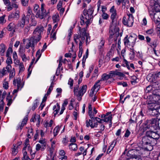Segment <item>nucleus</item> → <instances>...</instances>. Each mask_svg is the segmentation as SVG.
<instances>
[{
  "instance_id": "obj_1",
  "label": "nucleus",
  "mask_w": 160,
  "mask_h": 160,
  "mask_svg": "<svg viewBox=\"0 0 160 160\" xmlns=\"http://www.w3.org/2000/svg\"><path fill=\"white\" fill-rule=\"evenodd\" d=\"M146 103L149 114L152 116L157 115V108L160 105V90L154 91L152 94L148 96Z\"/></svg>"
},
{
  "instance_id": "obj_2",
  "label": "nucleus",
  "mask_w": 160,
  "mask_h": 160,
  "mask_svg": "<svg viewBox=\"0 0 160 160\" xmlns=\"http://www.w3.org/2000/svg\"><path fill=\"white\" fill-rule=\"evenodd\" d=\"M94 9L91 6L88 10L84 9L83 11V16L82 15L80 17V23L81 25H86L87 27L91 22L93 18Z\"/></svg>"
},
{
  "instance_id": "obj_3",
  "label": "nucleus",
  "mask_w": 160,
  "mask_h": 160,
  "mask_svg": "<svg viewBox=\"0 0 160 160\" xmlns=\"http://www.w3.org/2000/svg\"><path fill=\"white\" fill-rule=\"evenodd\" d=\"M137 38L136 35L132 34L129 37L127 35L123 40L125 46L129 48H133Z\"/></svg>"
},
{
  "instance_id": "obj_4",
  "label": "nucleus",
  "mask_w": 160,
  "mask_h": 160,
  "mask_svg": "<svg viewBox=\"0 0 160 160\" xmlns=\"http://www.w3.org/2000/svg\"><path fill=\"white\" fill-rule=\"evenodd\" d=\"M160 118H152L147 121L145 123V128L146 130L147 129L151 130H156L159 127V120Z\"/></svg>"
},
{
  "instance_id": "obj_5",
  "label": "nucleus",
  "mask_w": 160,
  "mask_h": 160,
  "mask_svg": "<svg viewBox=\"0 0 160 160\" xmlns=\"http://www.w3.org/2000/svg\"><path fill=\"white\" fill-rule=\"evenodd\" d=\"M109 33L110 35L109 39V44H111L112 41L114 40L115 43H116V42L118 41V44L119 45V43H120L121 37V36L119 34V32H115V30H113L112 28H110Z\"/></svg>"
},
{
  "instance_id": "obj_6",
  "label": "nucleus",
  "mask_w": 160,
  "mask_h": 160,
  "mask_svg": "<svg viewBox=\"0 0 160 160\" xmlns=\"http://www.w3.org/2000/svg\"><path fill=\"white\" fill-rule=\"evenodd\" d=\"M146 135L148 136L150 139H152L154 144H156L157 143V140L159 138L160 135L158 131H147Z\"/></svg>"
},
{
  "instance_id": "obj_7",
  "label": "nucleus",
  "mask_w": 160,
  "mask_h": 160,
  "mask_svg": "<svg viewBox=\"0 0 160 160\" xmlns=\"http://www.w3.org/2000/svg\"><path fill=\"white\" fill-rule=\"evenodd\" d=\"M122 22L125 26L131 27L133 23V17L132 14H127L122 19Z\"/></svg>"
},
{
  "instance_id": "obj_8",
  "label": "nucleus",
  "mask_w": 160,
  "mask_h": 160,
  "mask_svg": "<svg viewBox=\"0 0 160 160\" xmlns=\"http://www.w3.org/2000/svg\"><path fill=\"white\" fill-rule=\"evenodd\" d=\"M37 41L36 39L33 36L29 38L28 39V42L25 46V48L28 49L31 47L32 50L34 51V46L35 44L38 42Z\"/></svg>"
},
{
  "instance_id": "obj_9",
  "label": "nucleus",
  "mask_w": 160,
  "mask_h": 160,
  "mask_svg": "<svg viewBox=\"0 0 160 160\" xmlns=\"http://www.w3.org/2000/svg\"><path fill=\"white\" fill-rule=\"evenodd\" d=\"M42 27H37L34 30L32 36L35 38L38 41H39L41 38V35L44 31Z\"/></svg>"
},
{
  "instance_id": "obj_10",
  "label": "nucleus",
  "mask_w": 160,
  "mask_h": 160,
  "mask_svg": "<svg viewBox=\"0 0 160 160\" xmlns=\"http://www.w3.org/2000/svg\"><path fill=\"white\" fill-rule=\"evenodd\" d=\"M13 83L15 86H17V88L19 90H21L24 85V82H22L21 78H14Z\"/></svg>"
},
{
  "instance_id": "obj_11",
  "label": "nucleus",
  "mask_w": 160,
  "mask_h": 160,
  "mask_svg": "<svg viewBox=\"0 0 160 160\" xmlns=\"http://www.w3.org/2000/svg\"><path fill=\"white\" fill-rule=\"evenodd\" d=\"M142 141L143 145H146L153 146L155 145L153 143L152 139H150L147 135L142 138Z\"/></svg>"
},
{
  "instance_id": "obj_12",
  "label": "nucleus",
  "mask_w": 160,
  "mask_h": 160,
  "mask_svg": "<svg viewBox=\"0 0 160 160\" xmlns=\"http://www.w3.org/2000/svg\"><path fill=\"white\" fill-rule=\"evenodd\" d=\"M29 139H27L26 140L25 142L24 143V147L23 148V149L24 150H27L29 151L30 153L32 155V157H34L35 156V153H32V150L30 146V145L28 144Z\"/></svg>"
},
{
  "instance_id": "obj_13",
  "label": "nucleus",
  "mask_w": 160,
  "mask_h": 160,
  "mask_svg": "<svg viewBox=\"0 0 160 160\" xmlns=\"http://www.w3.org/2000/svg\"><path fill=\"white\" fill-rule=\"evenodd\" d=\"M109 11L111 14V18L112 20V22H113L115 21L117 15L116 10L114 6H112L110 9Z\"/></svg>"
},
{
  "instance_id": "obj_14",
  "label": "nucleus",
  "mask_w": 160,
  "mask_h": 160,
  "mask_svg": "<svg viewBox=\"0 0 160 160\" xmlns=\"http://www.w3.org/2000/svg\"><path fill=\"white\" fill-rule=\"evenodd\" d=\"M87 86L86 85H83L81 88L80 90L78 92V95H77V97L78 98V99L80 100L81 99V97L86 92Z\"/></svg>"
},
{
  "instance_id": "obj_15",
  "label": "nucleus",
  "mask_w": 160,
  "mask_h": 160,
  "mask_svg": "<svg viewBox=\"0 0 160 160\" xmlns=\"http://www.w3.org/2000/svg\"><path fill=\"white\" fill-rule=\"evenodd\" d=\"M102 81L101 80H98L95 83L93 87L91 89V91L92 92V94H93L94 92V90L96 89L97 92L100 89L101 86V83L100 82Z\"/></svg>"
},
{
  "instance_id": "obj_16",
  "label": "nucleus",
  "mask_w": 160,
  "mask_h": 160,
  "mask_svg": "<svg viewBox=\"0 0 160 160\" xmlns=\"http://www.w3.org/2000/svg\"><path fill=\"white\" fill-rule=\"evenodd\" d=\"M19 18V12L17 11L15 13H12L8 16V19L9 21H11L13 19H18Z\"/></svg>"
},
{
  "instance_id": "obj_17",
  "label": "nucleus",
  "mask_w": 160,
  "mask_h": 160,
  "mask_svg": "<svg viewBox=\"0 0 160 160\" xmlns=\"http://www.w3.org/2000/svg\"><path fill=\"white\" fill-rule=\"evenodd\" d=\"M26 22L28 23L29 22V19H26L25 15H23L22 17L21 20L18 23V25L21 27L23 28Z\"/></svg>"
},
{
  "instance_id": "obj_18",
  "label": "nucleus",
  "mask_w": 160,
  "mask_h": 160,
  "mask_svg": "<svg viewBox=\"0 0 160 160\" xmlns=\"http://www.w3.org/2000/svg\"><path fill=\"white\" fill-rule=\"evenodd\" d=\"M28 120V115H27L24 117L22 121L20 124H19L18 127L17 129L19 130L20 129L21 130L23 126L26 124L27 121Z\"/></svg>"
},
{
  "instance_id": "obj_19",
  "label": "nucleus",
  "mask_w": 160,
  "mask_h": 160,
  "mask_svg": "<svg viewBox=\"0 0 160 160\" xmlns=\"http://www.w3.org/2000/svg\"><path fill=\"white\" fill-rule=\"evenodd\" d=\"M77 40H78L79 41V48L80 50V51L82 49V43L84 42L81 41V40L79 39V35L78 34L74 35V40L76 43L77 44L78 42V41H77Z\"/></svg>"
},
{
  "instance_id": "obj_20",
  "label": "nucleus",
  "mask_w": 160,
  "mask_h": 160,
  "mask_svg": "<svg viewBox=\"0 0 160 160\" xmlns=\"http://www.w3.org/2000/svg\"><path fill=\"white\" fill-rule=\"evenodd\" d=\"M131 152V151H129L127 154V156L130 157L127 158V160H142L140 156H136L135 157H133V156H130V152Z\"/></svg>"
},
{
  "instance_id": "obj_21",
  "label": "nucleus",
  "mask_w": 160,
  "mask_h": 160,
  "mask_svg": "<svg viewBox=\"0 0 160 160\" xmlns=\"http://www.w3.org/2000/svg\"><path fill=\"white\" fill-rule=\"evenodd\" d=\"M39 142L42 144V151H43L45 148L47 144L45 139L42 138L40 139Z\"/></svg>"
},
{
  "instance_id": "obj_22",
  "label": "nucleus",
  "mask_w": 160,
  "mask_h": 160,
  "mask_svg": "<svg viewBox=\"0 0 160 160\" xmlns=\"http://www.w3.org/2000/svg\"><path fill=\"white\" fill-rule=\"evenodd\" d=\"M117 143L116 140H114L112 142L108 149L107 153H109L113 149Z\"/></svg>"
},
{
  "instance_id": "obj_23",
  "label": "nucleus",
  "mask_w": 160,
  "mask_h": 160,
  "mask_svg": "<svg viewBox=\"0 0 160 160\" xmlns=\"http://www.w3.org/2000/svg\"><path fill=\"white\" fill-rule=\"evenodd\" d=\"M55 79V76H53V78L52 79H51V80L52 81L51 83V85L50 86V87L49 88H48V92H47V95H49L50 94V93L51 92L52 90L53 89V82L54 81V80Z\"/></svg>"
},
{
  "instance_id": "obj_24",
  "label": "nucleus",
  "mask_w": 160,
  "mask_h": 160,
  "mask_svg": "<svg viewBox=\"0 0 160 160\" xmlns=\"http://www.w3.org/2000/svg\"><path fill=\"white\" fill-rule=\"evenodd\" d=\"M6 47L3 43H2L0 45V54L2 55H3L4 53L6 50Z\"/></svg>"
},
{
  "instance_id": "obj_25",
  "label": "nucleus",
  "mask_w": 160,
  "mask_h": 160,
  "mask_svg": "<svg viewBox=\"0 0 160 160\" xmlns=\"http://www.w3.org/2000/svg\"><path fill=\"white\" fill-rule=\"evenodd\" d=\"M105 41L102 39H101L100 42L99 43L98 48L99 50L102 51L104 47Z\"/></svg>"
},
{
  "instance_id": "obj_26",
  "label": "nucleus",
  "mask_w": 160,
  "mask_h": 160,
  "mask_svg": "<svg viewBox=\"0 0 160 160\" xmlns=\"http://www.w3.org/2000/svg\"><path fill=\"white\" fill-rule=\"evenodd\" d=\"M115 2L118 6L120 5L121 3L123 5L125 6L126 3L128 2V0H117Z\"/></svg>"
},
{
  "instance_id": "obj_27",
  "label": "nucleus",
  "mask_w": 160,
  "mask_h": 160,
  "mask_svg": "<svg viewBox=\"0 0 160 160\" xmlns=\"http://www.w3.org/2000/svg\"><path fill=\"white\" fill-rule=\"evenodd\" d=\"M69 149L71 151H76L77 150L78 147L76 144L71 143L69 145Z\"/></svg>"
},
{
  "instance_id": "obj_28",
  "label": "nucleus",
  "mask_w": 160,
  "mask_h": 160,
  "mask_svg": "<svg viewBox=\"0 0 160 160\" xmlns=\"http://www.w3.org/2000/svg\"><path fill=\"white\" fill-rule=\"evenodd\" d=\"M46 15V14L43 13L42 12L41 13L40 11H39L37 12L36 16L37 18H38L42 19L45 18Z\"/></svg>"
},
{
  "instance_id": "obj_29",
  "label": "nucleus",
  "mask_w": 160,
  "mask_h": 160,
  "mask_svg": "<svg viewBox=\"0 0 160 160\" xmlns=\"http://www.w3.org/2000/svg\"><path fill=\"white\" fill-rule=\"evenodd\" d=\"M6 99L7 102V105L8 106H10L12 102V97L10 95V93L7 97Z\"/></svg>"
},
{
  "instance_id": "obj_30",
  "label": "nucleus",
  "mask_w": 160,
  "mask_h": 160,
  "mask_svg": "<svg viewBox=\"0 0 160 160\" xmlns=\"http://www.w3.org/2000/svg\"><path fill=\"white\" fill-rule=\"evenodd\" d=\"M25 48L22 45H20L18 51L19 56L25 54Z\"/></svg>"
},
{
  "instance_id": "obj_31",
  "label": "nucleus",
  "mask_w": 160,
  "mask_h": 160,
  "mask_svg": "<svg viewBox=\"0 0 160 160\" xmlns=\"http://www.w3.org/2000/svg\"><path fill=\"white\" fill-rule=\"evenodd\" d=\"M53 21L54 23L57 22L59 20V16L58 13H56L52 17Z\"/></svg>"
},
{
  "instance_id": "obj_32",
  "label": "nucleus",
  "mask_w": 160,
  "mask_h": 160,
  "mask_svg": "<svg viewBox=\"0 0 160 160\" xmlns=\"http://www.w3.org/2000/svg\"><path fill=\"white\" fill-rule=\"evenodd\" d=\"M7 71L5 68H3L2 69L0 70V78L5 76L7 73Z\"/></svg>"
},
{
  "instance_id": "obj_33",
  "label": "nucleus",
  "mask_w": 160,
  "mask_h": 160,
  "mask_svg": "<svg viewBox=\"0 0 160 160\" xmlns=\"http://www.w3.org/2000/svg\"><path fill=\"white\" fill-rule=\"evenodd\" d=\"M111 78V76H110L109 73L108 74H104L102 76V78L100 79L101 81H105L107 80L109 78Z\"/></svg>"
},
{
  "instance_id": "obj_34",
  "label": "nucleus",
  "mask_w": 160,
  "mask_h": 160,
  "mask_svg": "<svg viewBox=\"0 0 160 160\" xmlns=\"http://www.w3.org/2000/svg\"><path fill=\"white\" fill-rule=\"evenodd\" d=\"M26 150H24L23 149V157L22 159V160H27L28 159H30L27 155V152Z\"/></svg>"
},
{
  "instance_id": "obj_35",
  "label": "nucleus",
  "mask_w": 160,
  "mask_h": 160,
  "mask_svg": "<svg viewBox=\"0 0 160 160\" xmlns=\"http://www.w3.org/2000/svg\"><path fill=\"white\" fill-rule=\"evenodd\" d=\"M39 116L38 115H35L33 117H32L30 119V121L32 122H34L36 121L39 122Z\"/></svg>"
},
{
  "instance_id": "obj_36",
  "label": "nucleus",
  "mask_w": 160,
  "mask_h": 160,
  "mask_svg": "<svg viewBox=\"0 0 160 160\" xmlns=\"http://www.w3.org/2000/svg\"><path fill=\"white\" fill-rule=\"evenodd\" d=\"M131 51L129 53V58L130 59L132 60L135 57V52L133 49V48H130Z\"/></svg>"
},
{
  "instance_id": "obj_37",
  "label": "nucleus",
  "mask_w": 160,
  "mask_h": 160,
  "mask_svg": "<svg viewBox=\"0 0 160 160\" xmlns=\"http://www.w3.org/2000/svg\"><path fill=\"white\" fill-rule=\"evenodd\" d=\"M98 125V122H95L94 124H90L89 122L87 121V127H90L92 128H93L95 127H97Z\"/></svg>"
},
{
  "instance_id": "obj_38",
  "label": "nucleus",
  "mask_w": 160,
  "mask_h": 160,
  "mask_svg": "<svg viewBox=\"0 0 160 160\" xmlns=\"http://www.w3.org/2000/svg\"><path fill=\"white\" fill-rule=\"evenodd\" d=\"M154 10L156 12L160 11V5L155 3L153 7Z\"/></svg>"
},
{
  "instance_id": "obj_39",
  "label": "nucleus",
  "mask_w": 160,
  "mask_h": 160,
  "mask_svg": "<svg viewBox=\"0 0 160 160\" xmlns=\"http://www.w3.org/2000/svg\"><path fill=\"white\" fill-rule=\"evenodd\" d=\"M20 56L21 58L22 61L24 62H26L29 59V57H27L25 54Z\"/></svg>"
},
{
  "instance_id": "obj_40",
  "label": "nucleus",
  "mask_w": 160,
  "mask_h": 160,
  "mask_svg": "<svg viewBox=\"0 0 160 160\" xmlns=\"http://www.w3.org/2000/svg\"><path fill=\"white\" fill-rule=\"evenodd\" d=\"M112 115H110L108 116H106L103 119V122H108L110 121V123H111V120L112 119Z\"/></svg>"
},
{
  "instance_id": "obj_41",
  "label": "nucleus",
  "mask_w": 160,
  "mask_h": 160,
  "mask_svg": "<svg viewBox=\"0 0 160 160\" xmlns=\"http://www.w3.org/2000/svg\"><path fill=\"white\" fill-rule=\"evenodd\" d=\"M60 128L59 126H56L53 130L54 136L55 137L57 136L59 132Z\"/></svg>"
},
{
  "instance_id": "obj_42",
  "label": "nucleus",
  "mask_w": 160,
  "mask_h": 160,
  "mask_svg": "<svg viewBox=\"0 0 160 160\" xmlns=\"http://www.w3.org/2000/svg\"><path fill=\"white\" fill-rule=\"evenodd\" d=\"M53 123V121L51 120L49 122H46L44 125V126L46 128H48V127H51Z\"/></svg>"
},
{
  "instance_id": "obj_43",
  "label": "nucleus",
  "mask_w": 160,
  "mask_h": 160,
  "mask_svg": "<svg viewBox=\"0 0 160 160\" xmlns=\"http://www.w3.org/2000/svg\"><path fill=\"white\" fill-rule=\"evenodd\" d=\"M35 60V58H34L32 59V62H31L30 64L28 69V78L29 76H30L31 73V70L29 71L30 69V68L31 67V66L33 64L34 62V61Z\"/></svg>"
},
{
  "instance_id": "obj_44",
  "label": "nucleus",
  "mask_w": 160,
  "mask_h": 160,
  "mask_svg": "<svg viewBox=\"0 0 160 160\" xmlns=\"http://www.w3.org/2000/svg\"><path fill=\"white\" fill-rule=\"evenodd\" d=\"M65 154V152L64 150H61L59 151V154L61 156H63L62 159V160L63 159H66L67 158V156H64Z\"/></svg>"
},
{
  "instance_id": "obj_45",
  "label": "nucleus",
  "mask_w": 160,
  "mask_h": 160,
  "mask_svg": "<svg viewBox=\"0 0 160 160\" xmlns=\"http://www.w3.org/2000/svg\"><path fill=\"white\" fill-rule=\"evenodd\" d=\"M14 147L12 148V154L13 156H15L16 155L18 152V150L17 148V147L15 146H14Z\"/></svg>"
},
{
  "instance_id": "obj_46",
  "label": "nucleus",
  "mask_w": 160,
  "mask_h": 160,
  "mask_svg": "<svg viewBox=\"0 0 160 160\" xmlns=\"http://www.w3.org/2000/svg\"><path fill=\"white\" fill-rule=\"evenodd\" d=\"M15 25L14 23H10L8 26L7 29L8 31L12 30L14 28Z\"/></svg>"
},
{
  "instance_id": "obj_47",
  "label": "nucleus",
  "mask_w": 160,
  "mask_h": 160,
  "mask_svg": "<svg viewBox=\"0 0 160 160\" xmlns=\"http://www.w3.org/2000/svg\"><path fill=\"white\" fill-rule=\"evenodd\" d=\"M116 72V76H118L120 77H123L124 76V74L119 71V70H115Z\"/></svg>"
},
{
  "instance_id": "obj_48",
  "label": "nucleus",
  "mask_w": 160,
  "mask_h": 160,
  "mask_svg": "<svg viewBox=\"0 0 160 160\" xmlns=\"http://www.w3.org/2000/svg\"><path fill=\"white\" fill-rule=\"evenodd\" d=\"M41 55L42 53L41 52L40 50L39 49L37 51V52H36V57H37V58L35 62H36L38 61L39 59L41 57Z\"/></svg>"
},
{
  "instance_id": "obj_49",
  "label": "nucleus",
  "mask_w": 160,
  "mask_h": 160,
  "mask_svg": "<svg viewBox=\"0 0 160 160\" xmlns=\"http://www.w3.org/2000/svg\"><path fill=\"white\" fill-rule=\"evenodd\" d=\"M57 108L54 110L53 112V114L54 116H56L58 113V111L60 109V106L58 103H57Z\"/></svg>"
},
{
  "instance_id": "obj_50",
  "label": "nucleus",
  "mask_w": 160,
  "mask_h": 160,
  "mask_svg": "<svg viewBox=\"0 0 160 160\" xmlns=\"http://www.w3.org/2000/svg\"><path fill=\"white\" fill-rule=\"evenodd\" d=\"M62 62H61V60H59V64L58 65V67L57 69V71H56V74L57 73V72H58V74L57 75H59V73H60V68L61 67V66H62Z\"/></svg>"
},
{
  "instance_id": "obj_51",
  "label": "nucleus",
  "mask_w": 160,
  "mask_h": 160,
  "mask_svg": "<svg viewBox=\"0 0 160 160\" xmlns=\"http://www.w3.org/2000/svg\"><path fill=\"white\" fill-rule=\"evenodd\" d=\"M79 88V86L78 85H76L74 88V94L77 96V95H78L79 93L78 91V89Z\"/></svg>"
},
{
  "instance_id": "obj_52",
  "label": "nucleus",
  "mask_w": 160,
  "mask_h": 160,
  "mask_svg": "<svg viewBox=\"0 0 160 160\" xmlns=\"http://www.w3.org/2000/svg\"><path fill=\"white\" fill-rule=\"evenodd\" d=\"M45 6V4L43 2H42L41 5V9L42 12L43 13L46 14V15H47L48 13L46 12L45 10L44 9V6Z\"/></svg>"
},
{
  "instance_id": "obj_53",
  "label": "nucleus",
  "mask_w": 160,
  "mask_h": 160,
  "mask_svg": "<svg viewBox=\"0 0 160 160\" xmlns=\"http://www.w3.org/2000/svg\"><path fill=\"white\" fill-rule=\"evenodd\" d=\"M19 69V72H22L24 71L25 68L24 65L22 62H21L18 65Z\"/></svg>"
},
{
  "instance_id": "obj_54",
  "label": "nucleus",
  "mask_w": 160,
  "mask_h": 160,
  "mask_svg": "<svg viewBox=\"0 0 160 160\" xmlns=\"http://www.w3.org/2000/svg\"><path fill=\"white\" fill-rule=\"evenodd\" d=\"M83 30V33L82 34V36H79V39L81 40V41H82V42H84V41L85 39V38H86V37H85L84 36V34L85 32V28H83L82 29V30Z\"/></svg>"
},
{
  "instance_id": "obj_55",
  "label": "nucleus",
  "mask_w": 160,
  "mask_h": 160,
  "mask_svg": "<svg viewBox=\"0 0 160 160\" xmlns=\"http://www.w3.org/2000/svg\"><path fill=\"white\" fill-rule=\"evenodd\" d=\"M87 152V149L84 151L83 153H82V152H78V153H76L75 154V156H79L82 154H83V156H85L86 155Z\"/></svg>"
},
{
  "instance_id": "obj_56",
  "label": "nucleus",
  "mask_w": 160,
  "mask_h": 160,
  "mask_svg": "<svg viewBox=\"0 0 160 160\" xmlns=\"http://www.w3.org/2000/svg\"><path fill=\"white\" fill-rule=\"evenodd\" d=\"M88 49H87V51L86 52V55L85 56L84 55L83 56V58L82 59V63H83V64L85 63V62L86 59L88 57Z\"/></svg>"
},
{
  "instance_id": "obj_57",
  "label": "nucleus",
  "mask_w": 160,
  "mask_h": 160,
  "mask_svg": "<svg viewBox=\"0 0 160 160\" xmlns=\"http://www.w3.org/2000/svg\"><path fill=\"white\" fill-rule=\"evenodd\" d=\"M73 28L72 27H71L68 30V38L69 41L70 40L71 36L72 34V30Z\"/></svg>"
},
{
  "instance_id": "obj_58",
  "label": "nucleus",
  "mask_w": 160,
  "mask_h": 160,
  "mask_svg": "<svg viewBox=\"0 0 160 160\" xmlns=\"http://www.w3.org/2000/svg\"><path fill=\"white\" fill-rule=\"evenodd\" d=\"M88 113L91 119H92L93 120L94 118L95 114H94V113H92V111H88Z\"/></svg>"
},
{
  "instance_id": "obj_59",
  "label": "nucleus",
  "mask_w": 160,
  "mask_h": 160,
  "mask_svg": "<svg viewBox=\"0 0 160 160\" xmlns=\"http://www.w3.org/2000/svg\"><path fill=\"white\" fill-rule=\"evenodd\" d=\"M84 36L85 37H86V43L87 44L88 42H90V39L89 38V36L86 33V31H85V32L84 34Z\"/></svg>"
},
{
  "instance_id": "obj_60",
  "label": "nucleus",
  "mask_w": 160,
  "mask_h": 160,
  "mask_svg": "<svg viewBox=\"0 0 160 160\" xmlns=\"http://www.w3.org/2000/svg\"><path fill=\"white\" fill-rule=\"evenodd\" d=\"M38 102H37V101H35V102H34L33 105L32 107V110L33 111L35 109L37 108L38 106Z\"/></svg>"
},
{
  "instance_id": "obj_61",
  "label": "nucleus",
  "mask_w": 160,
  "mask_h": 160,
  "mask_svg": "<svg viewBox=\"0 0 160 160\" xmlns=\"http://www.w3.org/2000/svg\"><path fill=\"white\" fill-rule=\"evenodd\" d=\"M73 80L71 78H70L68 81V84L70 86V87L72 88L73 85Z\"/></svg>"
},
{
  "instance_id": "obj_62",
  "label": "nucleus",
  "mask_w": 160,
  "mask_h": 160,
  "mask_svg": "<svg viewBox=\"0 0 160 160\" xmlns=\"http://www.w3.org/2000/svg\"><path fill=\"white\" fill-rule=\"evenodd\" d=\"M94 120H95L98 123L102 124V122L103 121V119H101L98 117H95L94 119Z\"/></svg>"
},
{
  "instance_id": "obj_63",
  "label": "nucleus",
  "mask_w": 160,
  "mask_h": 160,
  "mask_svg": "<svg viewBox=\"0 0 160 160\" xmlns=\"http://www.w3.org/2000/svg\"><path fill=\"white\" fill-rule=\"evenodd\" d=\"M147 34L152 35L153 34V30L152 29H150L147 30L146 32Z\"/></svg>"
},
{
  "instance_id": "obj_64",
  "label": "nucleus",
  "mask_w": 160,
  "mask_h": 160,
  "mask_svg": "<svg viewBox=\"0 0 160 160\" xmlns=\"http://www.w3.org/2000/svg\"><path fill=\"white\" fill-rule=\"evenodd\" d=\"M109 74L111 78L115 77L116 76L115 70L111 71L110 72Z\"/></svg>"
}]
</instances>
